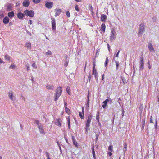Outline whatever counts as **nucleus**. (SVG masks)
Instances as JSON below:
<instances>
[{"label": "nucleus", "instance_id": "obj_9", "mask_svg": "<svg viewBox=\"0 0 159 159\" xmlns=\"http://www.w3.org/2000/svg\"><path fill=\"white\" fill-rule=\"evenodd\" d=\"M8 96L9 98L11 100L13 101L14 100V98H15V97L13 96V93L12 91H10L8 92Z\"/></svg>", "mask_w": 159, "mask_h": 159}, {"label": "nucleus", "instance_id": "obj_21", "mask_svg": "<svg viewBox=\"0 0 159 159\" xmlns=\"http://www.w3.org/2000/svg\"><path fill=\"white\" fill-rule=\"evenodd\" d=\"M127 144L126 143H125L124 144V148L123 149V151L124 152V153L125 154V152L127 150Z\"/></svg>", "mask_w": 159, "mask_h": 159}, {"label": "nucleus", "instance_id": "obj_48", "mask_svg": "<svg viewBox=\"0 0 159 159\" xmlns=\"http://www.w3.org/2000/svg\"><path fill=\"white\" fill-rule=\"evenodd\" d=\"M124 113H125L124 110L123 109H122V114H121V115H122V117H123L124 116Z\"/></svg>", "mask_w": 159, "mask_h": 159}, {"label": "nucleus", "instance_id": "obj_6", "mask_svg": "<svg viewBox=\"0 0 159 159\" xmlns=\"http://www.w3.org/2000/svg\"><path fill=\"white\" fill-rule=\"evenodd\" d=\"M24 14L30 17H33L34 13L33 11H24Z\"/></svg>", "mask_w": 159, "mask_h": 159}, {"label": "nucleus", "instance_id": "obj_11", "mask_svg": "<svg viewBox=\"0 0 159 159\" xmlns=\"http://www.w3.org/2000/svg\"><path fill=\"white\" fill-rule=\"evenodd\" d=\"M148 48L149 51L151 52H154V49L151 43L149 42L148 45Z\"/></svg>", "mask_w": 159, "mask_h": 159}, {"label": "nucleus", "instance_id": "obj_57", "mask_svg": "<svg viewBox=\"0 0 159 159\" xmlns=\"http://www.w3.org/2000/svg\"><path fill=\"white\" fill-rule=\"evenodd\" d=\"M20 4V3L19 2H17L16 3V6H19Z\"/></svg>", "mask_w": 159, "mask_h": 159}, {"label": "nucleus", "instance_id": "obj_17", "mask_svg": "<svg viewBox=\"0 0 159 159\" xmlns=\"http://www.w3.org/2000/svg\"><path fill=\"white\" fill-rule=\"evenodd\" d=\"M107 16L103 14L101 15V20L102 22H104L106 20Z\"/></svg>", "mask_w": 159, "mask_h": 159}, {"label": "nucleus", "instance_id": "obj_7", "mask_svg": "<svg viewBox=\"0 0 159 159\" xmlns=\"http://www.w3.org/2000/svg\"><path fill=\"white\" fill-rule=\"evenodd\" d=\"M52 21H51V24H52V29L53 30H56V21L55 19L53 18H51Z\"/></svg>", "mask_w": 159, "mask_h": 159}, {"label": "nucleus", "instance_id": "obj_13", "mask_svg": "<svg viewBox=\"0 0 159 159\" xmlns=\"http://www.w3.org/2000/svg\"><path fill=\"white\" fill-rule=\"evenodd\" d=\"M109 99H107L105 101H104L103 103H104V104L102 105V107L104 109H105L107 106V104L108 102L109 101V99H110V101L111 102V101L112 100L110 99V98L108 97Z\"/></svg>", "mask_w": 159, "mask_h": 159}, {"label": "nucleus", "instance_id": "obj_52", "mask_svg": "<svg viewBox=\"0 0 159 159\" xmlns=\"http://www.w3.org/2000/svg\"><path fill=\"white\" fill-rule=\"evenodd\" d=\"M89 95H90L89 92V90L88 91V95H87V98L88 100H89Z\"/></svg>", "mask_w": 159, "mask_h": 159}, {"label": "nucleus", "instance_id": "obj_41", "mask_svg": "<svg viewBox=\"0 0 159 159\" xmlns=\"http://www.w3.org/2000/svg\"><path fill=\"white\" fill-rule=\"evenodd\" d=\"M65 111L68 113L69 112H70V110L67 107H65Z\"/></svg>", "mask_w": 159, "mask_h": 159}, {"label": "nucleus", "instance_id": "obj_27", "mask_svg": "<svg viewBox=\"0 0 159 159\" xmlns=\"http://www.w3.org/2000/svg\"><path fill=\"white\" fill-rule=\"evenodd\" d=\"M67 123L68 128L69 129H70V118H69V117H68L67 118Z\"/></svg>", "mask_w": 159, "mask_h": 159}, {"label": "nucleus", "instance_id": "obj_24", "mask_svg": "<svg viewBox=\"0 0 159 159\" xmlns=\"http://www.w3.org/2000/svg\"><path fill=\"white\" fill-rule=\"evenodd\" d=\"M95 133H96V139L95 140L96 141H97L98 140V136H99V135L100 134V131L99 130H98L97 131V132H95Z\"/></svg>", "mask_w": 159, "mask_h": 159}, {"label": "nucleus", "instance_id": "obj_50", "mask_svg": "<svg viewBox=\"0 0 159 159\" xmlns=\"http://www.w3.org/2000/svg\"><path fill=\"white\" fill-rule=\"evenodd\" d=\"M34 123H36L37 125H39V123H39V120H36L34 121Z\"/></svg>", "mask_w": 159, "mask_h": 159}, {"label": "nucleus", "instance_id": "obj_29", "mask_svg": "<svg viewBox=\"0 0 159 159\" xmlns=\"http://www.w3.org/2000/svg\"><path fill=\"white\" fill-rule=\"evenodd\" d=\"M109 60L107 57L106 58V61L105 62V66L107 67V66Z\"/></svg>", "mask_w": 159, "mask_h": 159}, {"label": "nucleus", "instance_id": "obj_63", "mask_svg": "<svg viewBox=\"0 0 159 159\" xmlns=\"http://www.w3.org/2000/svg\"><path fill=\"white\" fill-rule=\"evenodd\" d=\"M148 68L149 69H150L151 68V65L150 64V62H149V61L148 62Z\"/></svg>", "mask_w": 159, "mask_h": 159}, {"label": "nucleus", "instance_id": "obj_60", "mask_svg": "<svg viewBox=\"0 0 159 159\" xmlns=\"http://www.w3.org/2000/svg\"><path fill=\"white\" fill-rule=\"evenodd\" d=\"M26 66L27 67V70H30V67H29V65H26Z\"/></svg>", "mask_w": 159, "mask_h": 159}, {"label": "nucleus", "instance_id": "obj_43", "mask_svg": "<svg viewBox=\"0 0 159 159\" xmlns=\"http://www.w3.org/2000/svg\"><path fill=\"white\" fill-rule=\"evenodd\" d=\"M32 66L34 68L36 69L37 68V66L35 65V62H34L32 64Z\"/></svg>", "mask_w": 159, "mask_h": 159}, {"label": "nucleus", "instance_id": "obj_25", "mask_svg": "<svg viewBox=\"0 0 159 159\" xmlns=\"http://www.w3.org/2000/svg\"><path fill=\"white\" fill-rule=\"evenodd\" d=\"M92 74L93 75H94L95 79L96 81H97L98 76V73L97 72H95L94 73H92Z\"/></svg>", "mask_w": 159, "mask_h": 159}, {"label": "nucleus", "instance_id": "obj_2", "mask_svg": "<svg viewBox=\"0 0 159 159\" xmlns=\"http://www.w3.org/2000/svg\"><path fill=\"white\" fill-rule=\"evenodd\" d=\"M62 92V89L61 87H57L56 90V93L54 95V101H56L61 95Z\"/></svg>", "mask_w": 159, "mask_h": 159}, {"label": "nucleus", "instance_id": "obj_3", "mask_svg": "<svg viewBox=\"0 0 159 159\" xmlns=\"http://www.w3.org/2000/svg\"><path fill=\"white\" fill-rule=\"evenodd\" d=\"M92 118V116L91 115H89L88 117L87 121L86 122L85 125V130L86 132V134L88 132V130L90 129V126L91 123V121Z\"/></svg>", "mask_w": 159, "mask_h": 159}, {"label": "nucleus", "instance_id": "obj_12", "mask_svg": "<svg viewBox=\"0 0 159 159\" xmlns=\"http://www.w3.org/2000/svg\"><path fill=\"white\" fill-rule=\"evenodd\" d=\"M60 120L61 119L60 118L56 119L54 121V123L56 125L59 127H61V124L60 121Z\"/></svg>", "mask_w": 159, "mask_h": 159}, {"label": "nucleus", "instance_id": "obj_62", "mask_svg": "<svg viewBox=\"0 0 159 159\" xmlns=\"http://www.w3.org/2000/svg\"><path fill=\"white\" fill-rule=\"evenodd\" d=\"M121 100L120 98H119L118 99V102L120 104V102L121 101Z\"/></svg>", "mask_w": 159, "mask_h": 159}, {"label": "nucleus", "instance_id": "obj_34", "mask_svg": "<svg viewBox=\"0 0 159 159\" xmlns=\"http://www.w3.org/2000/svg\"><path fill=\"white\" fill-rule=\"evenodd\" d=\"M73 144L75 146L76 148H78V143H77V142L75 140V141H73Z\"/></svg>", "mask_w": 159, "mask_h": 159}, {"label": "nucleus", "instance_id": "obj_23", "mask_svg": "<svg viewBox=\"0 0 159 159\" xmlns=\"http://www.w3.org/2000/svg\"><path fill=\"white\" fill-rule=\"evenodd\" d=\"M92 154H93V158L94 159H96V155H95L94 150V146H93L92 148Z\"/></svg>", "mask_w": 159, "mask_h": 159}, {"label": "nucleus", "instance_id": "obj_15", "mask_svg": "<svg viewBox=\"0 0 159 159\" xmlns=\"http://www.w3.org/2000/svg\"><path fill=\"white\" fill-rule=\"evenodd\" d=\"M84 108L83 107H82V113L81 112H79L80 117L82 119H84Z\"/></svg>", "mask_w": 159, "mask_h": 159}, {"label": "nucleus", "instance_id": "obj_31", "mask_svg": "<svg viewBox=\"0 0 159 159\" xmlns=\"http://www.w3.org/2000/svg\"><path fill=\"white\" fill-rule=\"evenodd\" d=\"M99 113L98 112H97L96 115V120L97 121V122H99Z\"/></svg>", "mask_w": 159, "mask_h": 159}, {"label": "nucleus", "instance_id": "obj_30", "mask_svg": "<svg viewBox=\"0 0 159 159\" xmlns=\"http://www.w3.org/2000/svg\"><path fill=\"white\" fill-rule=\"evenodd\" d=\"M61 13V11H56L55 13V16L57 17L59 16Z\"/></svg>", "mask_w": 159, "mask_h": 159}, {"label": "nucleus", "instance_id": "obj_55", "mask_svg": "<svg viewBox=\"0 0 159 159\" xmlns=\"http://www.w3.org/2000/svg\"><path fill=\"white\" fill-rule=\"evenodd\" d=\"M51 51H48V52H46V55H51Z\"/></svg>", "mask_w": 159, "mask_h": 159}, {"label": "nucleus", "instance_id": "obj_4", "mask_svg": "<svg viewBox=\"0 0 159 159\" xmlns=\"http://www.w3.org/2000/svg\"><path fill=\"white\" fill-rule=\"evenodd\" d=\"M139 64V71L142 70L144 68V58L142 57L140 58Z\"/></svg>", "mask_w": 159, "mask_h": 159}, {"label": "nucleus", "instance_id": "obj_33", "mask_svg": "<svg viewBox=\"0 0 159 159\" xmlns=\"http://www.w3.org/2000/svg\"><path fill=\"white\" fill-rule=\"evenodd\" d=\"M114 61L115 62L116 66V67L117 70H118L119 66V63L118 61Z\"/></svg>", "mask_w": 159, "mask_h": 159}, {"label": "nucleus", "instance_id": "obj_42", "mask_svg": "<svg viewBox=\"0 0 159 159\" xmlns=\"http://www.w3.org/2000/svg\"><path fill=\"white\" fill-rule=\"evenodd\" d=\"M91 78V75L90 74V73L88 76V77L89 82H90Z\"/></svg>", "mask_w": 159, "mask_h": 159}, {"label": "nucleus", "instance_id": "obj_26", "mask_svg": "<svg viewBox=\"0 0 159 159\" xmlns=\"http://www.w3.org/2000/svg\"><path fill=\"white\" fill-rule=\"evenodd\" d=\"M26 46L28 48L31 49V44L30 42H27L26 43Z\"/></svg>", "mask_w": 159, "mask_h": 159}, {"label": "nucleus", "instance_id": "obj_32", "mask_svg": "<svg viewBox=\"0 0 159 159\" xmlns=\"http://www.w3.org/2000/svg\"><path fill=\"white\" fill-rule=\"evenodd\" d=\"M5 58L7 60L9 61L10 60V57L8 55H6L5 56Z\"/></svg>", "mask_w": 159, "mask_h": 159}, {"label": "nucleus", "instance_id": "obj_35", "mask_svg": "<svg viewBox=\"0 0 159 159\" xmlns=\"http://www.w3.org/2000/svg\"><path fill=\"white\" fill-rule=\"evenodd\" d=\"M113 147L112 145H110L108 147V150L109 151L112 152Z\"/></svg>", "mask_w": 159, "mask_h": 159}, {"label": "nucleus", "instance_id": "obj_44", "mask_svg": "<svg viewBox=\"0 0 159 159\" xmlns=\"http://www.w3.org/2000/svg\"><path fill=\"white\" fill-rule=\"evenodd\" d=\"M99 50H97L96 51V54L95 57H98L99 55Z\"/></svg>", "mask_w": 159, "mask_h": 159}, {"label": "nucleus", "instance_id": "obj_18", "mask_svg": "<svg viewBox=\"0 0 159 159\" xmlns=\"http://www.w3.org/2000/svg\"><path fill=\"white\" fill-rule=\"evenodd\" d=\"M106 26L104 24L102 23L101 25L100 30L102 31L103 32H105Z\"/></svg>", "mask_w": 159, "mask_h": 159}, {"label": "nucleus", "instance_id": "obj_59", "mask_svg": "<svg viewBox=\"0 0 159 159\" xmlns=\"http://www.w3.org/2000/svg\"><path fill=\"white\" fill-rule=\"evenodd\" d=\"M4 16V15L3 13H0V18H2Z\"/></svg>", "mask_w": 159, "mask_h": 159}, {"label": "nucleus", "instance_id": "obj_36", "mask_svg": "<svg viewBox=\"0 0 159 159\" xmlns=\"http://www.w3.org/2000/svg\"><path fill=\"white\" fill-rule=\"evenodd\" d=\"M45 153H46V156L47 157V159H51V158L50 157L49 153L47 152H46Z\"/></svg>", "mask_w": 159, "mask_h": 159}, {"label": "nucleus", "instance_id": "obj_64", "mask_svg": "<svg viewBox=\"0 0 159 159\" xmlns=\"http://www.w3.org/2000/svg\"><path fill=\"white\" fill-rule=\"evenodd\" d=\"M64 107L65 108V107H67V103L66 102H64Z\"/></svg>", "mask_w": 159, "mask_h": 159}, {"label": "nucleus", "instance_id": "obj_45", "mask_svg": "<svg viewBox=\"0 0 159 159\" xmlns=\"http://www.w3.org/2000/svg\"><path fill=\"white\" fill-rule=\"evenodd\" d=\"M15 65L14 64H11L9 67L10 69H14L15 67Z\"/></svg>", "mask_w": 159, "mask_h": 159}, {"label": "nucleus", "instance_id": "obj_58", "mask_svg": "<svg viewBox=\"0 0 159 159\" xmlns=\"http://www.w3.org/2000/svg\"><path fill=\"white\" fill-rule=\"evenodd\" d=\"M111 152H112L110 151L107 153V154L109 156H111L112 155V153Z\"/></svg>", "mask_w": 159, "mask_h": 159}, {"label": "nucleus", "instance_id": "obj_51", "mask_svg": "<svg viewBox=\"0 0 159 159\" xmlns=\"http://www.w3.org/2000/svg\"><path fill=\"white\" fill-rule=\"evenodd\" d=\"M89 100H88L87 101V103H86V105L87 107H89Z\"/></svg>", "mask_w": 159, "mask_h": 159}, {"label": "nucleus", "instance_id": "obj_22", "mask_svg": "<svg viewBox=\"0 0 159 159\" xmlns=\"http://www.w3.org/2000/svg\"><path fill=\"white\" fill-rule=\"evenodd\" d=\"M39 132L40 134H45V133L43 128V126L40 127V128H39Z\"/></svg>", "mask_w": 159, "mask_h": 159}, {"label": "nucleus", "instance_id": "obj_46", "mask_svg": "<svg viewBox=\"0 0 159 159\" xmlns=\"http://www.w3.org/2000/svg\"><path fill=\"white\" fill-rule=\"evenodd\" d=\"M70 88L69 87H67L66 88V91L69 94H70L69 93V90H70Z\"/></svg>", "mask_w": 159, "mask_h": 159}, {"label": "nucleus", "instance_id": "obj_14", "mask_svg": "<svg viewBox=\"0 0 159 159\" xmlns=\"http://www.w3.org/2000/svg\"><path fill=\"white\" fill-rule=\"evenodd\" d=\"M30 4L29 0H25L23 2V5L25 7H27Z\"/></svg>", "mask_w": 159, "mask_h": 159}, {"label": "nucleus", "instance_id": "obj_38", "mask_svg": "<svg viewBox=\"0 0 159 159\" xmlns=\"http://www.w3.org/2000/svg\"><path fill=\"white\" fill-rule=\"evenodd\" d=\"M41 1V0H33V2L36 3H39Z\"/></svg>", "mask_w": 159, "mask_h": 159}, {"label": "nucleus", "instance_id": "obj_53", "mask_svg": "<svg viewBox=\"0 0 159 159\" xmlns=\"http://www.w3.org/2000/svg\"><path fill=\"white\" fill-rule=\"evenodd\" d=\"M155 129H157V121L156 119V120H155Z\"/></svg>", "mask_w": 159, "mask_h": 159}, {"label": "nucleus", "instance_id": "obj_20", "mask_svg": "<svg viewBox=\"0 0 159 159\" xmlns=\"http://www.w3.org/2000/svg\"><path fill=\"white\" fill-rule=\"evenodd\" d=\"M14 13L13 11H11L8 13V17L10 18H11L14 17Z\"/></svg>", "mask_w": 159, "mask_h": 159}, {"label": "nucleus", "instance_id": "obj_10", "mask_svg": "<svg viewBox=\"0 0 159 159\" xmlns=\"http://www.w3.org/2000/svg\"><path fill=\"white\" fill-rule=\"evenodd\" d=\"M25 15H26L24 14V11L23 13L21 12H19L17 14V17L20 20H22L23 19Z\"/></svg>", "mask_w": 159, "mask_h": 159}, {"label": "nucleus", "instance_id": "obj_54", "mask_svg": "<svg viewBox=\"0 0 159 159\" xmlns=\"http://www.w3.org/2000/svg\"><path fill=\"white\" fill-rule=\"evenodd\" d=\"M150 123H153V120L152 119V116H151V118H150Z\"/></svg>", "mask_w": 159, "mask_h": 159}, {"label": "nucleus", "instance_id": "obj_5", "mask_svg": "<svg viewBox=\"0 0 159 159\" xmlns=\"http://www.w3.org/2000/svg\"><path fill=\"white\" fill-rule=\"evenodd\" d=\"M111 33L110 37V40L111 42H112L114 40L116 37V32L115 30L113 29H112L111 30Z\"/></svg>", "mask_w": 159, "mask_h": 159}, {"label": "nucleus", "instance_id": "obj_19", "mask_svg": "<svg viewBox=\"0 0 159 159\" xmlns=\"http://www.w3.org/2000/svg\"><path fill=\"white\" fill-rule=\"evenodd\" d=\"M46 88L48 89L53 90L54 89V86L52 85H47L46 87Z\"/></svg>", "mask_w": 159, "mask_h": 159}, {"label": "nucleus", "instance_id": "obj_37", "mask_svg": "<svg viewBox=\"0 0 159 159\" xmlns=\"http://www.w3.org/2000/svg\"><path fill=\"white\" fill-rule=\"evenodd\" d=\"M69 62V60H66V61H65V62L64 63V66H65L66 67L68 64Z\"/></svg>", "mask_w": 159, "mask_h": 159}, {"label": "nucleus", "instance_id": "obj_47", "mask_svg": "<svg viewBox=\"0 0 159 159\" xmlns=\"http://www.w3.org/2000/svg\"><path fill=\"white\" fill-rule=\"evenodd\" d=\"M93 68H95V60H93Z\"/></svg>", "mask_w": 159, "mask_h": 159}, {"label": "nucleus", "instance_id": "obj_1", "mask_svg": "<svg viewBox=\"0 0 159 159\" xmlns=\"http://www.w3.org/2000/svg\"><path fill=\"white\" fill-rule=\"evenodd\" d=\"M146 28V25L144 23H141L139 26L138 36L139 37L141 36L143 33L144 32Z\"/></svg>", "mask_w": 159, "mask_h": 159}, {"label": "nucleus", "instance_id": "obj_39", "mask_svg": "<svg viewBox=\"0 0 159 159\" xmlns=\"http://www.w3.org/2000/svg\"><path fill=\"white\" fill-rule=\"evenodd\" d=\"M88 8L90 10H93V7H92V6L90 4L89 5Z\"/></svg>", "mask_w": 159, "mask_h": 159}, {"label": "nucleus", "instance_id": "obj_40", "mask_svg": "<svg viewBox=\"0 0 159 159\" xmlns=\"http://www.w3.org/2000/svg\"><path fill=\"white\" fill-rule=\"evenodd\" d=\"M66 14L68 17H69L70 16V13L69 11H67Z\"/></svg>", "mask_w": 159, "mask_h": 159}, {"label": "nucleus", "instance_id": "obj_56", "mask_svg": "<svg viewBox=\"0 0 159 159\" xmlns=\"http://www.w3.org/2000/svg\"><path fill=\"white\" fill-rule=\"evenodd\" d=\"M93 73H94L95 72H97L96 70V69H95V68H93Z\"/></svg>", "mask_w": 159, "mask_h": 159}, {"label": "nucleus", "instance_id": "obj_8", "mask_svg": "<svg viewBox=\"0 0 159 159\" xmlns=\"http://www.w3.org/2000/svg\"><path fill=\"white\" fill-rule=\"evenodd\" d=\"M53 6V3L51 2H47L45 4L46 7L48 9L51 8Z\"/></svg>", "mask_w": 159, "mask_h": 159}, {"label": "nucleus", "instance_id": "obj_16", "mask_svg": "<svg viewBox=\"0 0 159 159\" xmlns=\"http://www.w3.org/2000/svg\"><path fill=\"white\" fill-rule=\"evenodd\" d=\"M9 19L7 16L5 17L3 20V22L5 24H7L9 22Z\"/></svg>", "mask_w": 159, "mask_h": 159}, {"label": "nucleus", "instance_id": "obj_49", "mask_svg": "<svg viewBox=\"0 0 159 159\" xmlns=\"http://www.w3.org/2000/svg\"><path fill=\"white\" fill-rule=\"evenodd\" d=\"M37 126L38 128L39 129V128H40V127H41L43 126L41 123H39V125H37Z\"/></svg>", "mask_w": 159, "mask_h": 159}, {"label": "nucleus", "instance_id": "obj_28", "mask_svg": "<svg viewBox=\"0 0 159 159\" xmlns=\"http://www.w3.org/2000/svg\"><path fill=\"white\" fill-rule=\"evenodd\" d=\"M145 119L142 120V127H141V129H143L144 128V126H145Z\"/></svg>", "mask_w": 159, "mask_h": 159}, {"label": "nucleus", "instance_id": "obj_61", "mask_svg": "<svg viewBox=\"0 0 159 159\" xmlns=\"http://www.w3.org/2000/svg\"><path fill=\"white\" fill-rule=\"evenodd\" d=\"M64 58H65V61H66V60H69L68 59V56L66 55H65Z\"/></svg>", "mask_w": 159, "mask_h": 159}]
</instances>
